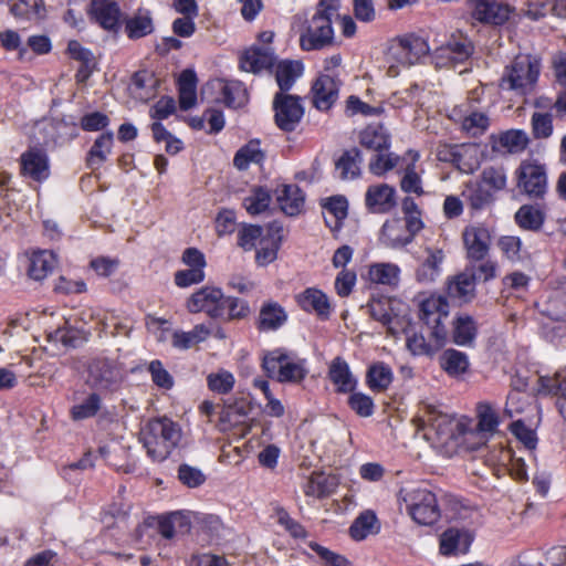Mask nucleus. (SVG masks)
I'll list each match as a JSON object with an SVG mask.
<instances>
[{"label":"nucleus","mask_w":566,"mask_h":566,"mask_svg":"<svg viewBox=\"0 0 566 566\" xmlns=\"http://www.w3.org/2000/svg\"><path fill=\"white\" fill-rule=\"evenodd\" d=\"M182 438L180 426L167 417L148 420L140 430V440L154 461L166 460Z\"/></svg>","instance_id":"nucleus-1"},{"label":"nucleus","mask_w":566,"mask_h":566,"mask_svg":"<svg viewBox=\"0 0 566 566\" xmlns=\"http://www.w3.org/2000/svg\"><path fill=\"white\" fill-rule=\"evenodd\" d=\"M471 541L467 532L458 528H448L440 536V553L444 556L467 553Z\"/></svg>","instance_id":"nucleus-30"},{"label":"nucleus","mask_w":566,"mask_h":566,"mask_svg":"<svg viewBox=\"0 0 566 566\" xmlns=\"http://www.w3.org/2000/svg\"><path fill=\"white\" fill-rule=\"evenodd\" d=\"M545 313L554 321H566V291H556L548 298Z\"/></svg>","instance_id":"nucleus-62"},{"label":"nucleus","mask_w":566,"mask_h":566,"mask_svg":"<svg viewBox=\"0 0 566 566\" xmlns=\"http://www.w3.org/2000/svg\"><path fill=\"white\" fill-rule=\"evenodd\" d=\"M221 306L223 307L222 318L228 322L244 319L251 313L249 303L234 296L224 295Z\"/></svg>","instance_id":"nucleus-52"},{"label":"nucleus","mask_w":566,"mask_h":566,"mask_svg":"<svg viewBox=\"0 0 566 566\" xmlns=\"http://www.w3.org/2000/svg\"><path fill=\"white\" fill-rule=\"evenodd\" d=\"M365 205L373 213H388L397 205L396 189L388 184L371 185L366 190Z\"/></svg>","instance_id":"nucleus-20"},{"label":"nucleus","mask_w":566,"mask_h":566,"mask_svg":"<svg viewBox=\"0 0 566 566\" xmlns=\"http://www.w3.org/2000/svg\"><path fill=\"white\" fill-rule=\"evenodd\" d=\"M328 377L340 392H348L355 386V380L350 374L348 364L340 357L333 359L329 366Z\"/></svg>","instance_id":"nucleus-45"},{"label":"nucleus","mask_w":566,"mask_h":566,"mask_svg":"<svg viewBox=\"0 0 566 566\" xmlns=\"http://www.w3.org/2000/svg\"><path fill=\"white\" fill-rule=\"evenodd\" d=\"M510 431L521 441L530 451L534 450L537 444V436L535 430L527 427L523 420L518 419L511 423Z\"/></svg>","instance_id":"nucleus-60"},{"label":"nucleus","mask_w":566,"mask_h":566,"mask_svg":"<svg viewBox=\"0 0 566 566\" xmlns=\"http://www.w3.org/2000/svg\"><path fill=\"white\" fill-rule=\"evenodd\" d=\"M473 50L471 40L462 33H457L434 50L433 59L437 66L448 67L467 61L472 55Z\"/></svg>","instance_id":"nucleus-11"},{"label":"nucleus","mask_w":566,"mask_h":566,"mask_svg":"<svg viewBox=\"0 0 566 566\" xmlns=\"http://www.w3.org/2000/svg\"><path fill=\"white\" fill-rule=\"evenodd\" d=\"M476 336L474 319L465 314L457 316L453 321L452 340L459 346H470Z\"/></svg>","instance_id":"nucleus-42"},{"label":"nucleus","mask_w":566,"mask_h":566,"mask_svg":"<svg viewBox=\"0 0 566 566\" xmlns=\"http://www.w3.org/2000/svg\"><path fill=\"white\" fill-rule=\"evenodd\" d=\"M418 420L421 422V428L426 430L427 439L440 442L452 434L451 417L438 410L433 405L423 403Z\"/></svg>","instance_id":"nucleus-14"},{"label":"nucleus","mask_w":566,"mask_h":566,"mask_svg":"<svg viewBox=\"0 0 566 566\" xmlns=\"http://www.w3.org/2000/svg\"><path fill=\"white\" fill-rule=\"evenodd\" d=\"M499 144L510 154H521L527 148L530 138L522 129H510L500 134Z\"/></svg>","instance_id":"nucleus-50"},{"label":"nucleus","mask_w":566,"mask_h":566,"mask_svg":"<svg viewBox=\"0 0 566 566\" xmlns=\"http://www.w3.org/2000/svg\"><path fill=\"white\" fill-rule=\"evenodd\" d=\"M399 500L406 505L410 517L419 525H433L441 517L437 496L428 489H401Z\"/></svg>","instance_id":"nucleus-4"},{"label":"nucleus","mask_w":566,"mask_h":566,"mask_svg":"<svg viewBox=\"0 0 566 566\" xmlns=\"http://www.w3.org/2000/svg\"><path fill=\"white\" fill-rule=\"evenodd\" d=\"M506 172L503 167H486L481 174V184L489 187L493 192L501 191L506 187Z\"/></svg>","instance_id":"nucleus-55"},{"label":"nucleus","mask_w":566,"mask_h":566,"mask_svg":"<svg viewBox=\"0 0 566 566\" xmlns=\"http://www.w3.org/2000/svg\"><path fill=\"white\" fill-rule=\"evenodd\" d=\"M476 275L474 266H467L462 272L447 280V294L459 303H469L475 296Z\"/></svg>","instance_id":"nucleus-18"},{"label":"nucleus","mask_w":566,"mask_h":566,"mask_svg":"<svg viewBox=\"0 0 566 566\" xmlns=\"http://www.w3.org/2000/svg\"><path fill=\"white\" fill-rule=\"evenodd\" d=\"M515 175L518 190L527 197L542 199L547 192L548 180L545 165L537 161L523 160L517 167Z\"/></svg>","instance_id":"nucleus-7"},{"label":"nucleus","mask_w":566,"mask_h":566,"mask_svg":"<svg viewBox=\"0 0 566 566\" xmlns=\"http://www.w3.org/2000/svg\"><path fill=\"white\" fill-rule=\"evenodd\" d=\"M273 109L275 124L285 132L294 130L304 114L300 97L282 92L274 95Z\"/></svg>","instance_id":"nucleus-12"},{"label":"nucleus","mask_w":566,"mask_h":566,"mask_svg":"<svg viewBox=\"0 0 566 566\" xmlns=\"http://www.w3.org/2000/svg\"><path fill=\"white\" fill-rule=\"evenodd\" d=\"M478 429L481 432L493 433L499 426V417L492 406L488 402L478 405Z\"/></svg>","instance_id":"nucleus-58"},{"label":"nucleus","mask_w":566,"mask_h":566,"mask_svg":"<svg viewBox=\"0 0 566 566\" xmlns=\"http://www.w3.org/2000/svg\"><path fill=\"white\" fill-rule=\"evenodd\" d=\"M532 134L535 139H547L553 135V115L551 113H533L531 117Z\"/></svg>","instance_id":"nucleus-54"},{"label":"nucleus","mask_w":566,"mask_h":566,"mask_svg":"<svg viewBox=\"0 0 566 566\" xmlns=\"http://www.w3.org/2000/svg\"><path fill=\"white\" fill-rule=\"evenodd\" d=\"M392 381V371L384 363L369 367L367 371V385L374 391H385Z\"/></svg>","instance_id":"nucleus-49"},{"label":"nucleus","mask_w":566,"mask_h":566,"mask_svg":"<svg viewBox=\"0 0 566 566\" xmlns=\"http://www.w3.org/2000/svg\"><path fill=\"white\" fill-rule=\"evenodd\" d=\"M287 319L286 310L279 302L269 300L260 307L256 328L260 332H275L284 326Z\"/></svg>","instance_id":"nucleus-23"},{"label":"nucleus","mask_w":566,"mask_h":566,"mask_svg":"<svg viewBox=\"0 0 566 566\" xmlns=\"http://www.w3.org/2000/svg\"><path fill=\"white\" fill-rule=\"evenodd\" d=\"M510 15L511 8L496 1L476 0L472 11L473 19L493 25L504 24Z\"/></svg>","instance_id":"nucleus-24"},{"label":"nucleus","mask_w":566,"mask_h":566,"mask_svg":"<svg viewBox=\"0 0 566 566\" xmlns=\"http://www.w3.org/2000/svg\"><path fill=\"white\" fill-rule=\"evenodd\" d=\"M55 255L48 250L33 252L29 260L28 274L35 281H41L54 269Z\"/></svg>","instance_id":"nucleus-38"},{"label":"nucleus","mask_w":566,"mask_h":566,"mask_svg":"<svg viewBox=\"0 0 566 566\" xmlns=\"http://www.w3.org/2000/svg\"><path fill=\"white\" fill-rule=\"evenodd\" d=\"M440 367L452 378H462L470 368V360L465 353L454 348L446 349L439 358Z\"/></svg>","instance_id":"nucleus-31"},{"label":"nucleus","mask_w":566,"mask_h":566,"mask_svg":"<svg viewBox=\"0 0 566 566\" xmlns=\"http://www.w3.org/2000/svg\"><path fill=\"white\" fill-rule=\"evenodd\" d=\"M153 382L161 388L169 390L174 387L175 380L170 373L164 367L159 359L151 360L147 367Z\"/></svg>","instance_id":"nucleus-59"},{"label":"nucleus","mask_w":566,"mask_h":566,"mask_svg":"<svg viewBox=\"0 0 566 566\" xmlns=\"http://www.w3.org/2000/svg\"><path fill=\"white\" fill-rule=\"evenodd\" d=\"M429 44L426 39L418 35H406L391 44L387 59L389 62L388 74L397 76L399 66L409 67L420 62L429 53Z\"/></svg>","instance_id":"nucleus-6"},{"label":"nucleus","mask_w":566,"mask_h":566,"mask_svg":"<svg viewBox=\"0 0 566 566\" xmlns=\"http://www.w3.org/2000/svg\"><path fill=\"white\" fill-rule=\"evenodd\" d=\"M368 280L374 284L397 286L400 280V268L390 262L373 263L368 266Z\"/></svg>","instance_id":"nucleus-34"},{"label":"nucleus","mask_w":566,"mask_h":566,"mask_svg":"<svg viewBox=\"0 0 566 566\" xmlns=\"http://www.w3.org/2000/svg\"><path fill=\"white\" fill-rule=\"evenodd\" d=\"M417 302L419 319L432 331L448 329L444 321L449 317L448 300L436 293H419Z\"/></svg>","instance_id":"nucleus-8"},{"label":"nucleus","mask_w":566,"mask_h":566,"mask_svg":"<svg viewBox=\"0 0 566 566\" xmlns=\"http://www.w3.org/2000/svg\"><path fill=\"white\" fill-rule=\"evenodd\" d=\"M122 380V369L114 360L96 358L88 365L87 384L97 391H114L119 387Z\"/></svg>","instance_id":"nucleus-9"},{"label":"nucleus","mask_w":566,"mask_h":566,"mask_svg":"<svg viewBox=\"0 0 566 566\" xmlns=\"http://www.w3.org/2000/svg\"><path fill=\"white\" fill-rule=\"evenodd\" d=\"M297 305L307 313H315L319 318L327 319L332 312L328 296L316 287H307L295 295Z\"/></svg>","instance_id":"nucleus-22"},{"label":"nucleus","mask_w":566,"mask_h":566,"mask_svg":"<svg viewBox=\"0 0 566 566\" xmlns=\"http://www.w3.org/2000/svg\"><path fill=\"white\" fill-rule=\"evenodd\" d=\"M380 524L375 514L370 510L361 512L352 523L349 534L355 541H363L369 535L379 533Z\"/></svg>","instance_id":"nucleus-37"},{"label":"nucleus","mask_w":566,"mask_h":566,"mask_svg":"<svg viewBox=\"0 0 566 566\" xmlns=\"http://www.w3.org/2000/svg\"><path fill=\"white\" fill-rule=\"evenodd\" d=\"M101 402L102 400L97 392L90 394L83 402L72 408V418L74 420H82L95 416L101 409Z\"/></svg>","instance_id":"nucleus-57"},{"label":"nucleus","mask_w":566,"mask_h":566,"mask_svg":"<svg viewBox=\"0 0 566 566\" xmlns=\"http://www.w3.org/2000/svg\"><path fill=\"white\" fill-rule=\"evenodd\" d=\"M490 127V117L484 112L471 111L461 118V129L471 137L482 136Z\"/></svg>","instance_id":"nucleus-46"},{"label":"nucleus","mask_w":566,"mask_h":566,"mask_svg":"<svg viewBox=\"0 0 566 566\" xmlns=\"http://www.w3.org/2000/svg\"><path fill=\"white\" fill-rule=\"evenodd\" d=\"M448 338V329H430V337L427 339L421 333H412L407 336V348L415 356H432L444 344Z\"/></svg>","instance_id":"nucleus-21"},{"label":"nucleus","mask_w":566,"mask_h":566,"mask_svg":"<svg viewBox=\"0 0 566 566\" xmlns=\"http://www.w3.org/2000/svg\"><path fill=\"white\" fill-rule=\"evenodd\" d=\"M273 53L269 49L261 48H252L247 50L240 60L242 70L252 73L269 69L273 65Z\"/></svg>","instance_id":"nucleus-36"},{"label":"nucleus","mask_w":566,"mask_h":566,"mask_svg":"<svg viewBox=\"0 0 566 566\" xmlns=\"http://www.w3.org/2000/svg\"><path fill=\"white\" fill-rule=\"evenodd\" d=\"M461 195L472 211H481L494 200L492 191L480 181L467 182Z\"/></svg>","instance_id":"nucleus-33"},{"label":"nucleus","mask_w":566,"mask_h":566,"mask_svg":"<svg viewBox=\"0 0 566 566\" xmlns=\"http://www.w3.org/2000/svg\"><path fill=\"white\" fill-rule=\"evenodd\" d=\"M407 160L405 165L401 164L402 177L400 179V189L406 193H413L418 197L424 195L422 178L416 169V164L419 160V153L416 150H408L406 153Z\"/></svg>","instance_id":"nucleus-25"},{"label":"nucleus","mask_w":566,"mask_h":566,"mask_svg":"<svg viewBox=\"0 0 566 566\" xmlns=\"http://www.w3.org/2000/svg\"><path fill=\"white\" fill-rule=\"evenodd\" d=\"M340 80L332 74H322L313 83L312 103L318 111H328L338 99Z\"/></svg>","instance_id":"nucleus-17"},{"label":"nucleus","mask_w":566,"mask_h":566,"mask_svg":"<svg viewBox=\"0 0 566 566\" xmlns=\"http://www.w3.org/2000/svg\"><path fill=\"white\" fill-rule=\"evenodd\" d=\"M392 303V300L384 297L373 300L368 307L371 317L386 326L388 333L395 336L399 333V329L396 326L398 316L394 313Z\"/></svg>","instance_id":"nucleus-32"},{"label":"nucleus","mask_w":566,"mask_h":566,"mask_svg":"<svg viewBox=\"0 0 566 566\" xmlns=\"http://www.w3.org/2000/svg\"><path fill=\"white\" fill-rule=\"evenodd\" d=\"M503 254L512 262L522 261V240L515 235H504L500 238L497 243Z\"/></svg>","instance_id":"nucleus-64"},{"label":"nucleus","mask_w":566,"mask_h":566,"mask_svg":"<svg viewBox=\"0 0 566 566\" xmlns=\"http://www.w3.org/2000/svg\"><path fill=\"white\" fill-rule=\"evenodd\" d=\"M21 176L42 182L50 177V160L46 151L40 147H30L20 156Z\"/></svg>","instance_id":"nucleus-16"},{"label":"nucleus","mask_w":566,"mask_h":566,"mask_svg":"<svg viewBox=\"0 0 566 566\" xmlns=\"http://www.w3.org/2000/svg\"><path fill=\"white\" fill-rule=\"evenodd\" d=\"M10 12L19 19H39L43 17L44 3L42 0H9Z\"/></svg>","instance_id":"nucleus-48"},{"label":"nucleus","mask_w":566,"mask_h":566,"mask_svg":"<svg viewBox=\"0 0 566 566\" xmlns=\"http://www.w3.org/2000/svg\"><path fill=\"white\" fill-rule=\"evenodd\" d=\"M361 153L357 148L346 150L336 161V170L343 180H353L360 176Z\"/></svg>","instance_id":"nucleus-39"},{"label":"nucleus","mask_w":566,"mask_h":566,"mask_svg":"<svg viewBox=\"0 0 566 566\" xmlns=\"http://www.w3.org/2000/svg\"><path fill=\"white\" fill-rule=\"evenodd\" d=\"M113 142L114 134L112 132L103 133L95 139L86 159L87 166L90 168L96 169L104 164V161L107 159V156L112 151Z\"/></svg>","instance_id":"nucleus-40"},{"label":"nucleus","mask_w":566,"mask_h":566,"mask_svg":"<svg viewBox=\"0 0 566 566\" xmlns=\"http://www.w3.org/2000/svg\"><path fill=\"white\" fill-rule=\"evenodd\" d=\"M418 232V229H412L410 223L403 219L391 218L382 224L378 241L387 249H402L413 241Z\"/></svg>","instance_id":"nucleus-15"},{"label":"nucleus","mask_w":566,"mask_h":566,"mask_svg":"<svg viewBox=\"0 0 566 566\" xmlns=\"http://www.w3.org/2000/svg\"><path fill=\"white\" fill-rule=\"evenodd\" d=\"M467 258L471 261H482L489 253L491 235L482 226L465 227L462 232Z\"/></svg>","instance_id":"nucleus-19"},{"label":"nucleus","mask_w":566,"mask_h":566,"mask_svg":"<svg viewBox=\"0 0 566 566\" xmlns=\"http://www.w3.org/2000/svg\"><path fill=\"white\" fill-rule=\"evenodd\" d=\"M262 232L263 230L260 226L248 224L242 227L238 233L239 247L245 251H250L256 247L259 241L263 244L264 240H261Z\"/></svg>","instance_id":"nucleus-61"},{"label":"nucleus","mask_w":566,"mask_h":566,"mask_svg":"<svg viewBox=\"0 0 566 566\" xmlns=\"http://www.w3.org/2000/svg\"><path fill=\"white\" fill-rule=\"evenodd\" d=\"M276 201L281 210L291 217L302 212L305 196L297 185H281L275 190Z\"/></svg>","instance_id":"nucleus-26"},{"label":"nucleus","mask_w":566,"mask_h":566,"mask_svg":"<svg viewBox=\"0 0 566 566\" xmlns=\"http://www.w3.org/2000/svg\"><path fill=\"white\" fill-rule=\"evenodd\" d=\"M360 145L375 153L388 150L390 147V136L381 126H367L360 133Z\"/></svg>","instance_id":"nucleus-43"},{"label":"nucleus","mask_w":566,"mask_h":566,"mask_svg":"<svg viewBox=\"0 0 566 566\" xmlns=\"http://www.w3.org/2000/svg\"><path fill=\"white\" fill-rule=\"evenodd\" d=\"M338 0H319L306 31L301 35V48L306 51L319 50L333 43V19L339 17Z\"/></svg>","instance_id":"nucleus-3"},{"label":"nucleus","mask_w":566,"mask_h":566,"mask_svg":"<svg viewBox=\"0 0 566 566\" xmlns=\"http://www.w3.org/2000/svg\"><path fill=\"white\" fill-rule=\"evenodd\" d=\"M235 384L234 375L227 369H218L207 376V386L217 395H228Z\"/></svg>","instance_id":"nucleus-51"},{"label":"nucleus","mask_w":566,"mask_h":566,"mask_svg":"<svg viewBox=\"0 0 566 566\" xmlns=\"http://www.w3.org/2000/svg\"><path fill=\"white\" fill-rule=\"evenodd\" d=\"M541 60L531 54H518L505 66L499 87L517 96L531 94L538 82Z\"/></svg>","instance_id":"nucleus-2"},{"label":"nucleus","mask_w":566,"mask_h":566,"mask_svg":"<svg viewBox=\"0 0 566 566\" xmlns=\"http://www.w3.org/2000/svg\"><path fill=\"white\" fill-rule=\"evenodd\" d=\"M222 101L229 107H239L244 102V91L239 82L221 83Z\"/></svg>","instance_id":"nucleus-63"},{"label":"nucleus","mask_w":566,"mask_h":566,"mask_svg":"<svg viewBox=\"0 0 566 566\" xmlns=\"http://www.w3.org/2000/svg\"><path fill=\"white\" fill-rule=\"evenodd\" d=\"M263 159L264 154L260 148V142L250 140L237 151L233 158V165L239 170H245L250 164H260Z\"/></svg>","instance_id":"nucleus-47"},{"label":"nucleus","mask_w":566,"mask_h":566,"mask_svg":"<svg viewBox=\"0 0 566 566\" xmlns=\"http://www.w3.org/2000/svg\"><path fill=\"white\" fill-rule=\"evenodd\" d=\"M407 158L408 157H406V155L400 157L395 153L380 150L375 153L370 158L368 169L373 175L381 177L388 171L392 170L395 167L401 166V164H403Z\"/></svg>","instance_id":"nucleus-41"},{"label":"nucleus","mask_w":566,"mask_h":566,"mask_svg":"<svg viewBox=\"0 0 566 566\" xmlns=\"http://www.w3.org/2000/svg\"><path fill=\"white\" fill-rule=\"evenodd\" d=\"M516 224L526 231L538 232L542 230L545 220L546 212L539 205H523L514 214Z\"/></svg>","instance_id":"nucleus-29"},{"label":"nucleus","mask_w":566,"mask_h":566,"mask_svg":"<svg viewBox=\"0 0 566 566\" xmlns=\"http://www.w3.org/2000/svg\"><path fill=\"white\" fill-rule=\"evenodd\" d=\"M271 202L269 190L263 187H255L251 193L244 198L243 206L250 214H259L265 211Z\"/></svg>","instance_id":"nucleus-53"},{"label":"nucleus","mask_w":566,"mask_h":566,"mask_svg":"<svg viewBox=\"0 0 566 566\" xmlns=\"http://www.w3.org/2000/svg\"><path fill=\"white\" fill-rule=\"evenodd\" d=\"M86 14L91 23L104 31L117 33L120 29L123 12L115 0H90Z\"/></svg>","instance_id":"nucleus-10"},{"label":"nucleus","mask_w":566,"mask_h":566,"mask_svg":"<svg viewBox=\"0 0 566 566\" xmlns=\"http://www.w3.org/2000/svg\"><path fill=\"white\" fill-rule=\"evenodd\" d=\"M224 294L221 289L214 286H203L192 293L186 302V308L190 313L205 312L211 318L223 317Z\"/></svg>","instance_id":"nucleus-13"},{"label":"nucleus","mask_w":566,"mask_h":566,"mask_svg":"<svg viewBox=\"0 0 566 566\" xmlns=\"http://www.w3.org/2000/svg\"><path fill=\"white\" fill-rule=\"evenodd\" d=\"M303 74V64L300 61H282L276 65L275 80L281 90H291L295 81Z\"/></svg>","instance_id":"nucleus-44"},{"label":"nucleus","mask_w":566,"mask_h":566,"mask_svg":"<svg viewBox=\"0 0 566 566\" xmlns=\"http://www.w3.org/2000/svg\"><path fill=\"white\" fill-rule=\"evenodd\" d=\"M125 33L130 40H138L151 34L155 30L151 12L139 8L124 20Z\"/></svg>","instance_id":"nucleus-27"},{"label":"nucleus","mask_w":566,"mask_h":566,"mask_svg":"<svg viewBox=\"0 0 566 566\" xmlns=\"http://www.w3.org/2000/svg\"><path fill=\"white\" fill-rule=\"evenodd\" d=\"M269 240L271 241V247L262 245L255 255L256 263L259 265H268L272 263L277 256V250L280 248L282 241V232L283 227L280 222L273 221L268 226Z\"/></svg>","instance_id":"nucleus-35"},{"label":"nucleus","mask_w":566,"mask_h":566,"mask_svg":"<svg viewBox=\"0 0 566 566\" xmlns=\"http://www.w3.org/2000/svg\"><path fill=\"white\" fill-rule=\"evenodd\" d=\"M427 258L416 271V280L422 284L433 283L441 272L444 253L441 249L426 248Z\"/></svg>","instance_id":"nucleus-28"},{"label":"nucleus","mask_w":566,"mask_h":566,"mask_svg":"<svg viewBox=\"0 0 566 566\" xmlns=\"http://www.w3.org/2000/svg\"><path fill=\"white\" fill-rule=\"evenodd\" d=\"M177 476L178 480L189 489L199 488L207 480L206 474L199 468L187 463L179 465Z\"/></svg>","instance_id":"nucleus-56"},{"label":"nucleus","mask_w":566,"mask_h":566,"mask_svg":"<svg viewBox=\"0 0 566 566\" xmlns=\"http://www.w3.org/2000/svg\"><path fill=\"white\" fill-rule=\"evenodd\" d=\"M266 375L280 382H301L308 374L306 359L290 355L283 349L268 353L262 360Z\"/></svg>","instance_id":"nucleus-5"}]
</instances>
